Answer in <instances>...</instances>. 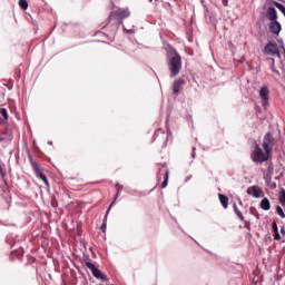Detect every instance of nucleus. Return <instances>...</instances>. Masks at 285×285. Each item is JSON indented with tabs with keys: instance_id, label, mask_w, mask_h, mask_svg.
I'll use <instances>...</instances> for the list:
<instances>
[{
	"instance_id": "nucleus-1",
	"label": "nucleus",
	"mask_w": 285,
	"mask_h": 285,
	"mask_svg": "<svg viewBox=\"0 0 285 285\" xmlns=\"http://www.w3.org/2000/svg\"><path fill=\"white\" fill-rule=\"evenodd\" d=\"M167 66L171 79L181 72V56L170 45L167 46Z\"/></svg>"
},
{
	"instance_id": "nucleus-2",
	"label": "nucleus",
	"mask_w": 285,
	"mask_h": 285,
	"mask_svg": "<svg viewBox=\"0 0 285 285\" xmlns=\"http://www.w3.org/2000/svg\"><path fill=\"white\" fill-rule=\"evenodd\" d=\"M250 159L254 164H264V161L271 159V154H267L266 151L264 154V150L259 148V145H256L250 155Z\"/></svg>"
},
{
	"instance_id": "nucleus-3",
	"label": "nucleus",
	"mask_w": 285,
	"mask_h": 285,
	"mask_svg": "<svg viewBox=\"0 0 285 285\" xmlns=\"http://www.w3.org/2000/svg\"><path fill=\"white\" fill-rule=\"evenodd\" d=\"M85 266H87V268H89V271H91V274L94 275V277H96V279H100L101 282H108V276L104 275L99 268H97V266H95V264H92L91 262H86Z\"/></svg>"
},
{
	"instance_id": "nucleus-4",
	"label": "nucleus",
	"mask_w": 285,
	"mask_h": 285,
	"mask_svg": "<svg viewBox=\"0 0 285 285\" xmlns=\"http://www.w3.org/2000/svg\"><path fill=\"white\" fill-rule=\"evenodd\" d=\"M130 17V11L128 9H118L117 11H112L109 16V19H118V21H124V19H128Z\"/></svg>"
},
{
	"instance_id": "nucleus-5",
	"label": "nucleus",
	"mask_w": 285,
	"mask_h": 285,
	"mask_svg": "<svg viewBox=\"0 0 285 285\" xmlns=\"http://www.w3.org/2000/svg\"><path fill=\"white\" fill-rule=\"evenodd\" d=\"M273 136L271 132H267L263 138V148L267 155H271L273 153Z\"/></svg>"
},
{
	"instance_id": "nucleus-6",
	"label": "nucleus",
	"mask_w": 285,
	"mask_h": 285,
	"mask_svg": "<svg viewBox=\"0 0 285 285\" xmlns=\"http://www.w3.org/2000/svg\"><path fill=\"white\" fill-rule=\"evenodd\" d=\"M271 90L268 87H262L259 89V97L262 99L263 108H268V100H269Z\"/></svg>"
},
{
	"instance_id": "nucleus-7",
	"label": "nucleus",
	"mask_w": 285,
	"mask_h": 285,
	"mask_svg": "<svg viewBox=\"0 0 285 285\" xmlns=\"http://www.w3.org/2000/svg\"><path fill=\"white\" fill-rule=\"evenodd\" d=\"M161 175L164 176V181L160 185V188H166V186H168V167H166V165H163V167L159 169L158 173V179H161Z\"/></svg>"
},
{
	"instance_id": "nucleus-8",
	"label": "nucleus",
	"mask_w": 285,
	"mask_h": 285,
	"mask_svg": "<svg viewBox=\"0 0 285 285\" xmlns=\"http://www.w3.org/2000/svg\"><path fill=\"white\" fill-rule=\"evenodd\" d=\"M266 55H277L279 57V47L275 42H268L265 46Z\"/></svg>"
},
{
	"instance_id": "nucleus-9",
	"label": "nucleus",
	"mask_w": 285,
	"mask_h": 285,
	"mask_svg": "<svg viewBox=\"0 0 285 285\" xmlns=\"http://www.w3.org/2000/svg\"><path fill=\"white\" fill-rule=\"evenodd\" d=\"M184 83H186V80L184 78H178L173 83V92L174 95H179V90H181Z\"/></svg>"
},
{
	"instance_id": "nucleus-10",
	"label": "nucleus",
	"mask_w": 285,
	"mask_h": 285,
	"mask_svg": "<svg viewBox=\"0 0 285 285\" xmlns=\"http://www.w3.org/2000/svg\"><path fill=\"white\" fill-rule=\"evenodd\" d=\"M269 30L273 32V35H279L282 32V24L275 20L269 23Z\"/></svg>"
},
{
	"instance_id": "nucleus-11",
	"label": "nucleus",
	"mask_w": 285,
	"mask_h": 285,
	"mask_svg": "<svg viewBox=\"0 0 285 285\" xmlns=\"http://www.w3.org/2000/svg\"><path fill=\"white\" fill-rule=\"evenodd\" d=\"M112 206H115V202H112V203L109 205V207H108V209H107V212H106L104 222H102V224H101V226H100V230H101L102 233H106V228H107V224H108V214L110 213V208H112Z\"/></svg>"
},
{
	"instance_id": "nucleus-12",
	"label": "nucleus",
	"mask_w": 285,
	"mask_h": 285,
	"mask_svg": "<svg viewBox=\"0 0 285 285\" xmlns=\"http://www.w3.org/2000/svg\"><path fill=\"white\" fill-rule=\"evenodd\" d=\"M267 17L269 21H277V9H275V7H269L267 9Z\"/></svg>"
},
{
	"instance_id": "nucleus-13",
	"label": "nucleus",
	"mask_w": 285,
	"mask_h": 285,
	"mask_svg": "<svg viewBox=\"0 0 285 285\" xmlns=\"http://www.w3.org/2000/svg\"><path fill=\"white\" fill-rule=\"evenodd\" d=\"M250 190H252V196L255 197V199H259V197H262V188L257 186H252Z\"/></svg>"
},
{
	"instance_id": "nucleus-14",
	"label": "nucleus",
	"mask_w": 285,
	"mask_h": 285,
	"mask_svg": "<svg viewBox=\"0 0 285 285\" xmlns=\"http://www.w3.org/2000/svg\"><path fill=\"white\" fill-rule=\"evenodd\" d=\"M218 198H219V202H220L223 208H225V209L228 208V198H227V196L224 195V194H219Z\"/></svg>"
},
{
	"instance_id": "nucleus-15",
	"label": "nucleus",
	"mask_w": 285,
	"mask_h": 285,
	"mask_svg": "<svg viewBox=\"0 0 285 285\" xmlns=\"http://www.w3.org/2000/svg\"><path fill=\"white\" fill-rule=\"evenodd\" d=\"M261 208L263 210H271V200H268V198H263L261 202Z\"/></svg>"
},
{
	"instance_id": "nucleus-16",
	"label": "nucleus",
	"mask_w": 285,
	"mask_h": 285,
	"mask_svg": "<svg viewBox=\"0 0 285 285\" xmlns=\"http://www.w3.org/2000/svg\"><path fill=\"white\" fill-rule=\"evenodd\" d=\"M233 208H234V213L238 217V219H240V222H245L244 214H242V210H239V208H237L236 203L233 204Z\"/></svg>"
},
{
	"instance_id": "nucleus-17",
	"label": "nucleus",
	"mask_w": 285,
	"mask_h": 285,
	"mask_svg": "<svg viewBox=\"0 0 285 285\" xmlns=\"http://www.w3.org/2000/svg\"><path fill=\"white\" fill-rule=\"evenodd\" d=\"M278 202L283 208H285V189H281L279 196H278Z\"/></svg>"
},
{
	"instance_id": "nucleus-18",
	"label": "nucleus",
	"mask_w": 285,
	"mask_h": 285,
	"mask_svg": "<svg viewBox=\"0 0 285 285\" xmlns=\"http://www.w3.org/2000/svg\"><path fill=\"white\" fill-rule=\"evenodd\" d=\"M37 177H40V179L43 181V184H46V186H50V183L48 181V177L46 176V174H43L42 171H40Z\"/></svg>"
},
{
	"instance_id": "nucleus-19",
	"label": "nucleus",
	"mask_w": 285,
	"mask_h": 285,
	"mask_svg": "<svg viewBox=\"0 0 285 285\" xmlns=\"http://www.w3.org/2000/svg\"><path fill=\"white\" fill-rule=\"evenodd\" d=\"M31 166L36 173V175H40L41 173V167H39V164L37 161H31Z\"/></svg>"
},
{
	"instance_id": "nucleus-20",
	"label": "nucleus",
	"mask_w": 285,
	"mask_h": 285,
	"mask_svg": "<svg viewBox=\"0 0 285 285\" xmlns=\"http://www.w3.org/2000/svg\"><path fill=\"white\" fill-rule=\"evenodd\" d=\"M276 215H278V217H281L282 219H285L284 209L279 205L276 206Z\"/></svg>"
},
{
	"instance_id": "nucleus-21",
	"label": "nucleus",
	"mask_w": 285,
	"mask_h": 285,
	"mask_svg": "<svg viewBox=\"0 0 285 285\" xmlns=\"http://www.w3.org/2000/svg\"><path fill=\"white\" fill-rule=\"evenodd\" d=\"M275 8H277L279 10V12H282V14H284L285 17V6L279 3V2H274Z\"/></svg>"
},
{
	"instance_id": "nucleus-22",
	"label": "nucleus",
	"mask_w": 285,
	"mask_h": 285,
	"mask_svg": "<svg viewBox=\"0 0 285 285\" xmlns=\"http://www.w3.org/2000/svg\"><path fill=\"white\" fill-rule=\"evenodd\" d=\"M0 115H1V117H3L4 120L8 121L9 117H10V116L8 115V109H6V108H0Z\"/></svg>"
},
{
	"instance_id": "nucleus-23",
	"label": "nucleus",
	"mask_w": 285,
	"mask_h": 285,
	"mask_svg": "<svg viewBox=\"0 0 285 285\" xmlns=\"http://www.w3.org/2000/svg\"><path fill=\"white\" fill-rule=\"evenodd\" d=\"M21 10H28V0H19Z\"/></svg>"
},
{
	"instance_id": "nucleus-24",
	"label": "nucleus",
	"mask_w": 285,
	"mask_h": 285,
	"mask_svg": "<svg viewBox=\"0 0 285 285\" xmlns=\"http://www.w3.org/2000/svg\"><path fill=\"white\" fill-rule=\"evenodd\" d=\"M4 168H6V165L3 164V160H1V158H0V175H1V177H6Z\"/></svg>"
},
{
	"instance_id": "nucleus-25",
	"label": "nucleus",
	"mask_w": 285,
	"mask_h": 285,
	"mask_svg": "<svg viewBox=\"0 0 285 285\" xmlns=\"http://www.w3.org/2000/svg\"><path fill=\"white\" fill-rule=\"evenodd\" d=\"M272 230L274 233H279V227H277V223H275V222L272 223Z\"/></svg>"
},
{
	"instance_id": "nucleus-26",
	"label": "nucleus",
	"mask_w": 285,
	"mask_h": 285,
	"mask_svg": "<svg viewBox=\"0 0 285 285\" xmlns=\"http://www.w3.org/2000/svg\"><path fill=\"white\" fill-rule=\"evenodd\" d=\"M118 186V189H117V195L116 197H119V193H121V190H124V186H119V183H116V187Z\"/></svg>"
},
{
	"instance_id": "nucleus-27",
	"label": "nucleus",
	"mask_w": 285,
	"mask_h": 285,
	"mask_svg": "<svg viewBox=\"0 0 285 285\" xmlns=\"http://www.w3.org/2000/svg\"><path fill=\"white\" fill-rule=\"evenodd\" d=\"M274 239L276 242H279V239H282V236L279 235V232H274Z\"/></svg>"
},
{
	"instance_id": "nucleus-28",
	"label": "nucleus",
	"mask_w": 285,
	"mask_h": 285,
	"mask_svg": "<svg viewBox=\"0 0 285 285\" xmlns=\"http://www.w3.org/2000/svg\"><path fill=\"white\" fill-rule=\"evenodd\" d=\"M127 35H135L134 29H124Z\"/></svg>"
},
{
	"instance_id": "nucleus-29",
	"label": "nucleus",
	"mask_w": 285,
	"mask_h": 285,
	"mask_svg": "<svg viewBox=\"0 0 285 285\" xmlns=\"http://www.w3.org/2000/svg\"><path fill=\"white\" fill-rule=\"evenodd\" d=\"M0 224H1L2 226H14V224H12V223H6V222H3V220H0Z\"/></svg>"
},
{
	"instance_id": "nucleus-30",
	"label": "nucleus",
	"mask_w": 285,
	"mask_h": 285,
	"mask_svg": "<svg viewBox=\"0 0 285 285\" xmlns=\"http://www.w3.org/2000/svg\"><path fill=\"white\" fill-rule=\"evenodd\" d=\"M0 124L1 126H6V124H8V120H4L3 118L0 117Z\"/></svg>"
},
{
	"instance_id": "nucleus-31",
	"label": "nucleus",
	"mask_w": 285,
	"mask_h": 285,
	"mask_svg": "<svg viewBox=\"0 0 285 285\" xmlns=\"http://www.w3.org/2000/svg\"><path fill=\"white\" fill-rule=\"evenodd\" d=\"M191 150H193V151H191V159H195V150H196V148L193 147Z\"/></svg>"
},
{
	"instance_id": "nucleus-32",
	"label": "nucleus",
	"mask_w": 285,
	"mask_h": 285,
	"mask_svg": "<svg viewBox=\"0 0 285 285\" xmlns=\"http://www.w3.org/2000/svg\"><path fill=\"white\" fill-rule=\"evenodd\" d=\"M223 6H228V0H223Z\"/></svg>"
},
{
	"instance_id": "nucleus-33",
	"label": "nucleus",
	"mask_w": 285,
	"mask_h": 285,
	"mask_svg": "<svg viewBox=\"0 0 285 285\" xmlns=\"http://www.w3.org/2000/svg\"><path fill=\"white\" fill-rule=\"evenodd\" d=\"M281 234H282V235H285V229H284V227L281 228Z\"/></svg>"
},
{
	"instance_id": "nucleus-34",
	"label": "nucleus",
	"mask_w": 285,
	"mask_h": 285,
	"mask_svg": "<svg viewBox=\"0 0 285 285\" xmlns=\"http://www.w3.org/2000/svg\"><path fill=\"white\" fill-rule=\"evenodd\" d=\"M48 145H49V146H52V141H51V140H49V141H48Z\"/></svg>"
},
{
	"instance_id": "nucleus-35",
	"label": "nucleus",
	"mask_w": 285,
	"mask_h": 285,
	"mask_svg": "<svg viewBox=\"0 0 285 285\" xmlns=\"http://www.w3.org/2000/svg\"><path fill=\"white\" fill-rule=\"evenodd\" d=\"M239 205H240V206H244V204L242 203V200H239Z\"/></svg>"
},
{
	"instance_id": "nucleus-36",
	"label": "nucleus",
	"mask_w": 285,
	"mask_h": 285,
	"mask_svg": "<svg viewBox=\"0 0 285 285\" xmlns=\"http://www.w3.org/2000/svg\"><path fill=\"white\" fill-rule=\"evenodd\" d=\"M256 219H259V214L256 215Z\"/></svg>"
},
{
	"instance_id": "nucleus-37",
	"label": "nucleus",
	"mask_w": 285,
	"mask_h": 285,
	"mask_svg": "<svg viewBox=\"0 0 285 285\" xmlns=\"http://www.w3.org/2000/svg\"><path fill=\"white\" fill-rule=\"evenodd\" d=\"M247 193H248V195H252V194H250V189H248Z\"/></svg>"
},
{
	"instance_id": "nucleus-38",
	"label": "nucleus",
	"mask_w": 285,
	"mask_h": 285,
	"mask_svg": "<svg viewBox=\"0 0 285 285\" xmlns=\"http://www.w3.org/2000/svg\"><path fill=\"white\" fill-rule=\"evenodd\" d=\"M149 3H153V0H149Z\"/></svg>"
}]
</instances>
